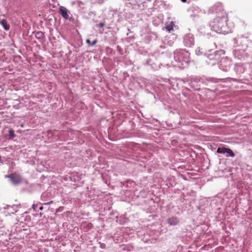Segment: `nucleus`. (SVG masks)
Masks as SVG:
<instances>
[{"instance_id":"4468645a","label":"nucleus","mask_w":252,"mask_h":252,"mask_svg":"<svg viewBox=\"0 0 252 252\" xmlns=\"http://www.w3.org/2000/svg\"><path fill=\"white\" fill-rule=\"evenodd\" d=\"M37 206H34V205H33V206H32V208H33V209H35L37 208Z\"/></svg>"},{"instance_id":"f03ea898","label":"nucleus","mask_w":252,"mask_h":252,"mask_svg":"<svg viewBox=\"0 0 252 252\" xmlns=\"http://www.w3.org/2000/svg\"><path fill=\"white\" fill-rule=\"evenodd\" d=\"M59 12L64 19H68L69 18L68 11L65 7L61 6L59 7Z\"/></svg>"},{"instance_id":"f8f14e48","label":"nucleus","mask_w":252,"mask_h":252,"mask_svg":"<svg viewBox=\"0 0 252 252\" xmlns=\"http://www.w3.org/2000/svg\"><path fill=\"white\" fill-rule=\"evenodd\" d=\"M104 26V24L102 23H100L99 24V27H101V28H102Z\"/></svg>"},{"instance_id":"9d476101","label":"nucleus","mask_w":252,"mask_h":252,"mask_svg":"<svg viewBox=\"0 0 252 252\" xmlns=\"http://www.w3.org/2000/svg\"><path fill=\"white\" fill-rule=\"evenodd\" d=\"M9 136L10 139L13 138L15 137L14 131L13 130L11 129L9 131Z\"/></svg>"},{"instance_id":"dca6fc26","label":"nucleus","mask_w":252,"mask_h":252,"mask_svg":"<svg viewBox=\"0 0 252 252\" xmlns=\"http://www.w3.org/2000/svg\"><path fill=\"white\" fill-rule=\"evenodd\" d=\"M39 209L40 210H42L43 209V207L42 206H41L40 208H39Z\"/></svg>"},{"instance_id":"6e6552de","label":"nucleus","mask_w":252,"mask_h":252,"mask_svg":"<svg viewBox=\"0 0 252 252\" xmlns=\"http://www.w3.org/2000/svg\"><path fill=\"white\" fill-rule=\"evenodd\" d=\"M174 26V22L172 21L166 26L165 28L168 32H170L171 31L173 30Z\"/></svg>"},{"instance_id":"423d86ee","label":"nucleus","mask_w":252,"mask_h":252,"mask_svg":"<svg viewBox=\"0 0 252 252\" xmlns=\"http://www.w3.org/2000/svg\"><path fill=\"white\" fill-rule=\"evenodd\" d=\"M226 157H235V154L234 152L229 148H227V150H226Z\"/></svg>"},{"instance_id":"39448f33","label":"nucleus","mask_w":252,"mask_h":252,"mask_svg":"<svg viewBox=\"0 0 252 252\" xmlns=\"http://www.w3.org/2000/svg\"><path fill=\"white\" fill-rule=\"evenodd\" d=\"M178 222V220L176 218H172L168 220V222L170 225H176Z\"/></svg>"},{"instance_id":"7ed1b4c3","label":"nucleus","mask_w":252,"mask_h":252,"mask_svg":"<svg viewBox=\"0 0 252 252\" xmlns=\"http://www.w3.org/2000/svg\"><path fill=\"white\" fill-rule=\"evenodd\" d=\"M1 16L4 17V15H0V24L3 26L5 30L8 31L10 28V26L7 23L5 19L1 18Z\"/></svg>"},{"instance_id":"1a4fd4ad","label":"nucleus","mask_w":252,"mask_h":252,"mask_svg":"<svg viewBox=\"0 0 252 252\" xmlns=\"http://www.w3.org/2000/svg\"><path fill=\"white\" fill-rule=\"evenodd\" d=\"M227 148L225 147H219L217 149V153L220 154H224L226 153Z\"/></svg>"},{"instance_id":"f3484780","label":"nucleus","mask_w":252,"mask_h":252,"mask_svg":"<svg viewBox=\"0 0 252 252\" xmlns=\"http://www.w3.org/2000/svg\"><path fill=\"white\" fill-rule=\"evenodd\" d=\"M182 1L185 2L187 0H181Z\"/></svg>"},{"instance_id":"f257e3e1","label":"nucleus","mask_w":252,"mask_h":252,"mask_svg":"<svg viewBox=\"0 0 252 252\" xmlns=\"http://www.w3.org/2000/svg\"><path fill=\"white\" fill-rule=\"evenodd\" d=\"M10 181L14 185H18L22 183V180L20 175L15 173L9 175Z\"/></svg>"},{"instance_id":"2eb2a0df","label":"nucleus","mask_w":252,"mask_h":252,"mask_svg":"<svg viewBox=\"0 0 252 252\" xmlns=\"http://www.w3.org/2000/svg\"><path fill=\"white\" fill-rule=\"evenodd\" d=\"M50 203H43L42 205H48Z\"/></svg>"},{"instance_id":"9b49d317","label":"nucleus","mask_w":252,"mask_h":252,"mask_svg":"<svg viewBox=\"0 0 252 252\" xmlns=\"http://www.w3.org/2000/svg\"><path fill=\"white\" fill-rule=\"evenodd\" d=\"M97 42V39H95L93 42H92L91 46L94 45V44H95Z\"/></svg>"},{"instance_id":"20e7f679","label":"nucleus","mask_w":252,"mask_h":252,"mask_svg":"<svg viewBox=\"0 0 252 252\" xmlns=\"http://www.w3.org/2000/svg\"><path fill=\"white\" fill-rule=\"evenodd\" d=\"M219 10L220 12V16H218L220 18H224L226 15L225 12L224 10L222 9V6L221 5L218 6L216 8V10Z\"/></svg>"},{"instance_id":"ddd939ff","label":"nucleus","mask_w":252,"mask_h":252,"mask_svg":"<svg viewBox=\"0 0 252 252\" xmlns=\"http://www.w3.org/2000/svg\"><path fill=\"white\" fill-rule=\"evenodd\" d=\"M87 43L89 44L90 45H91L92 42H91L90 39H87L86 41Z\"/></svg>"},{"instance_id":"0eeeda50","label":"nucleus","mask_w":252,"mask_h":252,"mask_svg":"<svg viewBox=\"0 0 252 252\" xmlns=\"http://www.w3.org/2000/svg\"><path fill=\"white\" fill-rule=\"evenodd\" d=\"M35 36L37 39H41L44 37V35L43 32L39 31L35 33Z\"/></svg>"}]
</instances>
